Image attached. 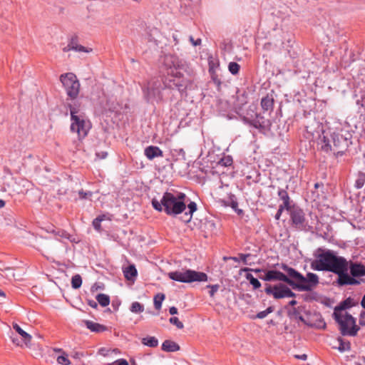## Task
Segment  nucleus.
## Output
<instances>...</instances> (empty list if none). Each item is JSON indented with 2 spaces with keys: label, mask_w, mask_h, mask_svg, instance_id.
<instances>
[{
  "label": "nucleus",
  "mask_w": 365,
  "mask_h": 365,
  "mask_svg": "<svg viewBox=\"0 0 365 365\" xmlns=\"http://www.w3.org/2000/svg\"><path fill=\"white\" fill-rule=\"evenodd\" d=\"M311 267L317 271H328L337 274L336 283L339 286L358 284L355 277L365 276V266L361 263L347 261L346 258L336 255L327 250L319 254Z\"/></svg>",
  "instance_id": "f257e3e1"
},
{
  "label": "nucleus",
  "mask_w": 365,
  "mask_h": 365,
  "mask_svg": "<svg viewBox=\"0 0 365 365\" xmlns=\"http://www.w3.org/2000/svg\"><path fill=\"white\" fill-rule=\"evenodd\" d=\"M281 268L287 274L276 269H271L267 271L266 279H270V282L279 281L285 282L293 289L299 292H311L319 283V277L314 273L309 272L304 277L295 269L289 267L286 264H282Z\"/></svg>",
  "instance_id": "f03ea898"
},
{
  "label": "nucleus",
  "mask_w": 365,
  "mask_h": 365,
  "mask_svg": "<svg viewBox=\"0 0 365 365\" xmlns=\"http://www.w3.org/2000/svg\"><path fill=\"white\" fill-rule=\"evenodd\" d=\"M187 196L181 192H165L161 200H152V205L155 210L164 211L168 215L176 216L186 209Z\"/></svg>",
  "instance_id": "7ed1b4c3"
},
{
  "label": "nucleus",
  "mask_w": 365,
  "mask_h": 365,
  "mask_svg": "<svg viewBox=\"0 0 365 365\" xmlns=\"http://www.w3.org/2000/svg\"><path fill=\"white\" fill-rule=\"evenodd\" d=\"M346 302H344V304L335 309L333 314L334 318L339 324L340 332L343 336H355L360 327L356 324L355 318L347 312H343L346 308Z\"/></svg>",
  "instance_id": "20e7f679"
},
{
  "label": "nucleus",
  "mask_w": 365,
  "mask_h": 365,
  "mask_svg": "<svg viewBox=\"0 0 365 365\" xmlns=\"http://www.w3.org/2000/svg\"><path fill=\"white\" fill-rule=\"evenodd\" d=\"M168 277L173 280L184 283L206 282L208 279V277L205 273L192 269H186L183 272H171L168 273Z\"/></svg>",
  "instance_id": "39448f33"
},
{
  "label": "nucleus",
  "mask_w": 365,
  "mask_h": 365,
  "mask_svg": "<svg viewBox=\"0 0 365 365\" xmlns=\"http://www.w3.org/2000/svg\"><path fill=\"white\" fill-rule=\"evenodd\" d=\"M60 81L71 100L77 98L80 91V82L73 73H66L60 76Z\"/></svg>",
  "instance_id": "423d86ee"
},
{
  "label": "nucleus",
  "mask_w": 365,
  "mask_h": 365,
  "mask_svg": "<svg viewBox=\"0 0 365 365\" xmlns=\"http://www.w3.org/2000/svg\"><path fill=\"white\" fill-rule=\"evenodd\" d=\"M71 120V130L78 134V139L81 140L87 136L88 131L91 128V123L89 120L86 119L85 114L74 115L72 113Z\"/></svg>",
  "instance_id": "0eeeda50"
},
{
  "label": "nucleus",
  "mask_w": 365,
  "mask_h": 365,
  "mask_svg": "<svg viewBox=\"0 0 365 365\" xmlns=\"http://www.w3.org/2000/svg\"><path fill=\"white\" fill-rule=\"evenodd\" d=\"M344 143V140L339 134L333 133L329 136L324 135L321 140V149L326 153L333 151L338 154L342 153L343 151H341L340 148Z\"/></svg>",
  "instance_id": "6e6552de"
},
{
  "label": "nucleus",
  "mask_w": 365,
  "mask_h": 365,
  "mask_svg": "<svg viewBox=\"0 0 365 365\" xmlns=\"http://www.w3.org/2000/svg\"><path fill=\"white\" fill-rule=\"evenodd\" d=\"M264 292L267 295H272L275 299L296 297V294L287 284L283 283L274 285L266 284Z\"/></svg>",
  "instance_id": "1a4fd4ad"
},
{
  "label": "nucleus",
  "mask_w": 365,
  "mask_h": 365,
  "mask_svg": "<svg viewBox=\"0 0 365 365\" xmlns=\"http://www.w3.org/2000/svg\"><path fill=\"white\" fill-rule=\"evenodd\" d=\"M161 84L157 79H152L143 86V96L148 102H153L161 98Z\"/></svg>",
  "instance_id": "9d476101"
},
{
  "label": "nucleus",
  "mask_w": 365,
  "mask_h": 365,
  "mask_svg": "<svg viewBox=\"0 0 365 365\" xmlns=\"http://www.w3.org/2000/svg\"><path fill=\"white\" fill-rule=\"evenodd\" d=\"M164 63L165 66L170 69L168 74L177 78H181L182 73L178 70L181 68L182 63L176 56L166 55L164 58Z\"/></svg>",
  "instance_id": "9b49d317"
},
{
  "label": "nucleus",
  "mask_w": 365,
  "mask_h": 365,
  "mask_svg": "<svg viewBox=\"0 0 365 365\" xmlns=\"http://www.w3.org/2000/svg\"><path fill=\"white\" fill-rule=\"evenodd\" d=\"M289 211L292 225L299 230L305 228L306 218L304 211L301 208L295 207Z\"/></svg>",
  "instance_id": "f8f14e48"
},
{
  "label": "nucleus",
  "mask_w": 365,
  "mask_h": 365,
  "mask_svg": "<svg viewBox=\"0 0 365 365\" xmlns=\"http://www.w3.org/2000/svg\"><path fill=\"white\" fill-rule=\"evenodd\" d=\"M13 329L20 335L21 339L19 340V339L16 338L15 336H11V339L12 342L16 344V346H23L24 344L26 346H30L32 336L28 334L26 331H24L21 327L16 324H13Z\"/></svg>",
  "instance_id": "ddd939ff"
},
{
  "label": "nucleus",
  "mask_w": 365,
  "mask_h": 365,
  "mask_svg": "<svg viewBox=\"0 0 365 365\" xmlns=\"http://www.w3.org/2000/svg\"><path fill=\"white\" fill-rule=\"evenodd\" d=\"M144 155L148 160H152L155 158L163 157V152L158 146L149 145L145 148Z\"/></svg>",
  "instance_id": "4468645a"
},
{
  "label": "nucleus",
  "mask_w": 365,
  "mask_h": 365,
  "mask_svg": "<svg viewBox=\"0 0 365 365\" xmlns=\"http://www.w3.org/2000/svg\"><path fill=\"white\" fill-rule=\"evenodd\" d=\"M83 322L86 327L93 332L101 333L108 329L106 326L90 320H85Z\"/></svg>",
  "instance_id": "2eb2a0df"
},
{
  "label": "nucleus",
  "mask_w": 365,
  "mask_h": 365,
  "mask_svg": "<svg viewBox=\"0 0 365 365\" xmlns=\"http://www.w3.org/2000/svg\"><path fill=\"white\" fill-rule=\"evenodd\" d=\"M278 196L279 197L280 200H282L283 201V203L279 205V206L285 208V210H290L291 209H292L291 207V200H290V197L287 193V192L285 190H283V189H280L278 191Z\"/></svg>",
  "instance_id": "dca6fc26"
},
{
  "label": "nucleus",
  "mask_w": 365,
  "mask_h": 365,
  "mask_svg": "<svg viewBox=\"0 0 365 365\" xmlns=\"http://www.w3.org/2000/svg\"><path fill=\"white\" fill-rule=\"evenodd\" d=\"M162 350L167 352H175L179 351L180 346L173 341L165 340L162 344Z\"/></svg>",
  "instance_id": "f3484780"
},
{
  "label": "nucleus",
  "mask_w": 365,
  "mask_h": 365,
  "mask_svg": "<svg viewBox=\"0 0 365 365\" xmlns=\"http://www.w3.org/2000/svg\"><path fill=\"white\" fill-rule=\"evenodd\" d=\"M124 277L128 280H132L138 274L137 269L134 264H130L123 269Z\"/></svg>",
  "instance_id": "a211bd4d"
},
{
  "label": "nucleus",
  "mask_w": 365,
  "mask_h": 365,
  "mask_svg": "<svg viewBox=\"0 0 365 365\" xmlns=\"http://www.w3.org/2000/svg\"><path fill=\"white\" fill-rule=\"evenodd\" d=\"M187 209L188 212H186L185 213L184 217L182 218V220L185 222H189L191 220L193 212L197 210L196 203L195 202H190L187 205Z\"/></svg>",
  "instance_id": "6ab92c4d"
},
{
  "label": "nucleus",
  "mask_w": 365,
  "mask_h": 365,
  "mask_svg": "<svg viewBox=\"0 0 365 365\" xmlns=\"http://www.w3.org/2000/svg\"><path fill=\"white\" fill-rule=\"evenodd\" d=\"M261 106L264 111L272 110L274 106V99L268 96L261 100Z\"/></svg>",
  "instance_id": "aec40b11"
},
{
  "label": "nucleus",
  "mask_w": 365,
  "mask_h": 365,
  "mask_svg": "<svg viewBox=\"0 0 365 365\" xmlns=\"http://www.w3.org/2000/svg\"><path fill=\"white\" fill-rule=\"evenodd\" d=\"M73 51L78 52H88L86 47L78 44L77 37H73L68 43Z\"/></svg>",
  "instance_id": "412c9836"
},
{
  "label": "nucleus",
  "mask_w": 365,
  "mask_h": 365,
  "mask_svg": "<svg viewBox=\"0 0 365 365\" xmlns=\"http://www.w3.org/2000/svg\"><path fill=\"white\" fill-rule=\"evenodd\" d=\"M68 107L70 110L71 118H72V113H73L74 115L85 114L81 110V104L78 102L75 101L73 103H68Z\"/></svg>",
  "instance_id": "4be33fe9"
},
{
  "label": "nucleus",
  "mask_w": 365,
  "mask_h": 365,
  "mask_svg": "<svg viewBox=\"0 0 365 365\" xmlns=\"http://www.w3.org/2000/svg\"><path fill=\"white\" fill-rule=\"evenodd\" d=\"M141 342L143 345L149 347H156L158 345V340L155 336H147L143 338Z\"/></svg>",
  "instance_id": "5701e85b"
},
{
  "label": "nucleus",
  "mask_w": 365,
  "mask_h": 365,
  "mask_svg": "<svg viewBox=\"0 0 365 365\" xmlns=\"http://www.w3.org/2000/svg\"><path fill=\"white\" fill-rule=\"evenodd\" d=\"M96 298L98 304L102 307H106L110 304V297L107 294H98Z\"/></svg>",
  "instance_id": "b1692460"
},
{
  "label": "nucleus",
  "mask_w": 365,
  "mask_h": 365,
  "mask_svg": "<svg viewBox=\"0 0 365 365\" xmlns=\"http://www.w3.org/2000/svg\"><path fill=\"white\" fill-rule=\"evenodd\" d=\"M173 85L180 92L182 93L185 91L187 85V80H173Z\"/></svg>",
  "instance_id": "393cba45"
},
{
  "label": "nucleus",
  "mask_w": 365,
  "mask_h": 365,
  "mask_svg": "<svg viewBox=\"0 0 365 365\" xmlns=\"http://www.w3.org/2000/svg\"><path fill=\"white\" fill-rule=\"evenodd\" d=\"M233 163L232 158L230 155H224L219 161L218 165L222 167L231 166Z\"/></svg>",
  "instance_id": "a878e982"
},
{
  "label": "nucleus",
  "mask_w": 365,
  "mask_h": 365,
  "mask_svg": "<svg viewBox=\"0 0 365 365\" xmlns=\"http://www.w3.org/2000/svg\"><path fill=\"white\" fill-rule=\"evenodd\" d=\"M246 279L249 280L254 289H257L261 287V283L257 278H255L252 274L247 273L246 274Z\"/></svg>",
  "instance_id": "bb28decb"
},
{
  "label": "nucleus",
  "mask_w": 365,
  "mask_h": 365,
  "mask_svg": "<svg viewBox=\"0 0 365 365\" xmlns=\"http://www.w3.org/2000/svg\"><path fill=\"white\" fill-rule=\"evenodd\" d=\"M165 299L164 294H158L154 297V307L157 310H160L162 307V302Z\"/></svg>",
  "instance_id": "cd10ccee"
},
{
  "label": "nucleus",
  "mask_w": 365,
  "mask_h": 365,
  "mask_svg": "<svg viewBox=\"0 0 365 365\" xmlns=\"http://www.w3.org/2000/svg\"><path fill=\"white\" fill-rule=\"evenodd\" d=\"M130 311L133 313H142L144 311V306L138 302L132 303Z\"/></svg>",
  "instance_id": "c85d7f7f"
},
{
  "label": "nucleus",
  "mask_w": 365,
  "mask_h": 365,
  "mask_svg": "<svg viewBox=\"0 0 365 365\" xmlns=\"http://www.w3.org/2000/svg\"><path fill=\"white\" fill-rule=\"evenodd\" d=\"M82 284V278L79 274L74 275L71 279V286L73 289H78Z\"/></svg>",
  "instance_id": "c756f323"
},
{
  "label": "nucleus",
  "mask_w": 365,
  "mask_h": 365,
  "mask_svg": "<svg viewBox=\"0 0 365 365\" xmlns=\"http://www.w3.org/2000/svg\"><path fill=\"white\" fill-rule=\"evenodd\" d=\"M105 215H99L96 218H95L93 220V226L94 227L95 230H96L97 231L100 232L101 230V223L103 220H105Z\"/></svg>",
  "instance_id": "7c9ffc66"
},
{
  "label": "nucleus",
  "mask_w": 365,
  "mask_h": 365,
  "mask_svg": "<svg viewBox=\"0 0 365 365\" xmlns=\"http://www.w3.org/2000/svg\"><path fill=\"white\" fill-rule=\"evenodd\" d=\"M339 349L341 351L349 350L351 348V344L349 341H344L342 339L339 338Z\"/></svg>",
  "instance_id": "2f4dec72"
},
{
  "label": "nucleus",
  "mask_w": 365,
  "mask_h": 365,
  "mask_svg": "<svg viewBox=\"0 0 365 365\" xmlns=\"http://www.w3.org/2000/svg\"><path fill=\"white\" fill-rule=\"evenodd\" d=\"M229 71L233 74L236 75L239 73L240 66L236 62H230L228 66Z\"/></svg>",
  "instance_id": "473e14b6"
},
{
  "label": "nucleus",
  "mask_w": 365,
  "mask_h": 365,
  "mask_svg": "<svg viewBox=\"0 0 365 365\" xmlns=\"http://www.w3.org/2000/svg\"><path fill=\"white\" fill-rule=\"evenodd\" d=\"M57 362L61 365H69L71 364L67 354H66L64 352L63 355L58 356Z\"/></svg>",
  "instance_id": "72a5a7b5"
},
{
  "label": "nucleus",
  "mask_w": 365,
  "mask_h": 365,
  "mask_svg": "<svg viewBox=\"0 0 365 365\" xmlns=\"http://www.w3.org/2000/svg\"><path fill=\"white\" fill-rule=\"evenodd\" d=\"M274 311V309L272 307H269L265 310L259 312L257 314V317L259 319H264L269 314L272 313Z\"/></svg>",
  "instance_id": "f704fd0d"
},
{
  "label": "nucleus",
  "mask_w": 365,
  "mask_h": 365,
  "mask_svg": "<svg viewBox=\"0 0 365 365\" xmlns=\"http://www.w3.org/2000/svg\"><path fill=\"white\" fill-rule=\"evenodd\" d=\"M169 322L170 324L177 327V328L181 329L184 327V325L182 322L179 320V319L176 317H173L170 318Z\"/></svg>",
  "instance_id": "c9c22d12"
},
{
  "label": "nucleus",
  "mask_w": 365,
  "mask_h": 365,
  "mask_svg": "<svg viewBox=\"0 0 365 365\" xmlns=\"http://www.w3.org/2000/svg\"><path fill=\"white\" fill-rule=\"evenodd\" d=\"M365 183V175L363 173H361L359 175L358 179L356 180V187L359 189L361 188Z\"/></svg>",
  "instance_id": "e433bc0d"
},
{
  "label": "nucleus",
  "mask_w": 365,
  "mask_h": 365,
  "mask_svg": "<svg viewBox=\"0 0 365 365\" xmlns=\"http://www.w3.org/2000/svg\"><path fill=\"white\" fill-rule=\"evenodd\" d=\"M207 288H210V290L209 292L210 296L211 297H214L215 293L218 291L220 286L218 284H209L207 286Z\"/></svg>",
  "instance_id": "4c0bfd02"
},
{
  "label": "nucleus",
  "mask_w": 365,
  "mask_h": 365,
  "mask_svg": "<svg viewBox=\"0 0 365 365\" xmlns=\"http://www.w3.org/2000/svg\"><path fill=\"white\" fill-rule=\"evenodd\" d=\"M79 197L81 199H87L88 197H91L93 195L92 192H85L83 190H81L78 191Z\"/></svg>",
  "instance_id": "58836bf2"
},
{
  "label": "nucleus",
  "mask_w": 365,
  "mask_h": 365,
  "mask_svg": "<svg viewBox=\"0 0 365 365\" xmlns=\"http://www.w3.org/2000/svg\"><path fill=\"white\" fill-rule=\"evenodd\" d=\"M253 125L256 128H264L266 127L264 122H261L259 119H258V116H257V119L254 120Z\"/></svg>",
  "instance_id": "ea45409f"
},
{
  "label": "nucleus",
  "mask_w": 365,
  "mask_h": 365,
  "mask_svg": "<svg viewBox=\"0 0 365 365\" xmlns=\"http://www.w3.org/2000/svg\"><path fill=\"white\" fill-rule=\"evenodd\" d=\"M359 324L361 327H365V311H362L359 315Z\"/></svg>",
  "instance_id": "a19ab883"
},
{
  "label": "nucleus",
  "mask_w": 365,
  "mask_h": 365,
  "mask_svg": "<svg viewBox=\"0 0 365 365\" xmlns=\"http://www.w3.org/2000/svg\"><path fill=\"white\" fill-rule=\"evenodd\" d=\"M129 365L128 362L124 359H120L116 360L113 364L110 365Z\"/></svg>",
  "instance_id": "79ce46f5"
},
{
  "label": "nucleus",
  "mask_w": 365,
  "mask_h": 365,
  "mask_svg": "<svg viewBox=\"0 0 365 365\" xmlns=\"http://www.w3.org/2000/svg\"><path fill=\"white\" fill-rule=\"evenodd\" d=\"M250 256V254H242V253L239 254V257H240V259L242 261V262L245 264H248L247 258Z\"/></svg>",
  "instance_id": "37998d69"
},
{
  "label": "nucleus",
  "mask_w": 365,
  "mask_h": 365,
  "mask_svg": "<svg viewBox=\"0 0 365 365\" xmlns=\"http://www.w3.org/2000/svg\"><path fill=\"white\" fill-rule=\"evenodd\" d=\"M284 210H285V208H284L281 206H279V209H278V210L275 215V217H274L276 220H279Z\"/></svg>",
  "instance_id": "c03bdc74"
},
{
  "label": "nucleus",
  "mask_w": 365,
  "mask_h": 365,
  "mask_svg": "<svg viewBox=\"0 0 365 365\" xmlns=\"http://www.w3.org/2000/svg\"><path fill=\"white\" fill-rule=\"evenodd\" d=\"M190 41L192 43L193 46H198L201 44V39L197 38L195 40L192 36H190Z\"/></svg>",
  "instance_id": "a18cd8bd"
},
{
  "label": "nucleus",
  "mask_w": 365,
  "mask_h": 365,
  "mask_svg": "<svg viewBox=\"0 0 365 365\" xmlns=\"http://www.w3.org/2000/svg\"><path fill=\"white\" fill-rule=\"evenodd\" d=\"M243 271H245V272L252 271V272H255V273H260L262 272H264V270H262L261 269H250V268H247V267L244 268Z\"/></svg>",
  "instance_id": "49530a36"
},
{
  "label": "nucleus",
  "mask_w": 365,
  "mask_h": 365,
  "mask_svg": "<svg viewBox=\"0 0 365 365\" xmlns=\"http://www.w3.org/2000/svg\"><path fill=\"white\" fill-rule=\"evenodd\" d=\"M88 304L90 307L95 308V309H96L98 307V304L94 300H92V299L88 300Z\"/></svg>",
  "instance_id": "de8ad7c7"
},
{
  "label": "nucleus",
  "mask_w": 365,
  "mask_h": 365,
  "mask_svg": "<svg viewBox=\"0 0 365 365\" xmlns=\"http://www.w3.org/2000/svg\"><path fill=\"white\" fill-rule=\"evenodd\" d=\"M96 156L100 159H103V158H106L107 153L106 152L97 153Z\"/></svg>",
  "instance_id": "09e8293b"
},
{
  "label": "nucleus",
  "mask_w": 365,
  "mask_h": 365,
  "mask_svg": "<svg viewBox=\"0 0 365 365\" xmlns=\"http://www.w3.org/2000/svg\"><path fill=\"white\" fill-rule=\"evenodd\" d=\"M169 312L172 315L177 314H178V309L175 307H171L169 309Z\"/></svg>",
  "instance_id": "8fccbe9b"
},
{
  "label": "nucleus",
  "mask_w": 365,
  "mask_h": 365,
  "mask_svg": "<svg viewBox=\"0 0 365 365\" xmlns=\"http://www.w3.org/2000/svg\"><path fill=\"white\" fill-rule=\"evenodd\" d=\"M292 315L295 317V318H297L299 317V315H300V313L298 310L297 308H294L293 310H292Z\"/></svg>",
  "instance_id": "3c124183"
},
{
  "label": "nucleus",
  "mask_w": 365,
  "mask_h": 365,
  "mask_svg": "<svg viewBox=\"0 0 365 365\" xmlns=\"http://www.w3.org/2000/svg\"><path fill=\"white\" fill-rule=\"evenodd\" d=\"M231 207L234 210H236L237 207H238V202L236 200H232V202H231Z\"/></svg>",
  "instance_id": "603ef678"
},
{
  "label": "nucleus",
  "mask_w": 365,
  "mask_h": 365,
  "mask_svg": "<svg viewBox=\"0 0 365 365\" xmlns=\"http://www.w3.org/2000/svg\"><path fill=\"white\" fill-rule=\"evenodd\" d=\"M295 357L297 359H302V360H306L307 356L306 354H302V355H295Z\"/></svg>",
  "instance_id": "864d4df0"
},
{
  "label": "nucleus",
  "mask_w": 365,
  "mask_h": 365,
  "mask_svg": "<svg viewBox=\"0 0 365 365\" xmlns=\"http://www.w3.org/2000/svg\"><path fill=\"white\" fill-rule=\"evenodd\" d=\"M259 278L264 280V281H267V282H270V279H266V277H267V272H265V274L264 275H258Z\"/></svg>",
  "instance_id": "5fc2aeb1"
},
{
  "label": "nucleus",
  "mask_w": 365,
  "mask_h": 365,
  "mask_svg": "<svg viewBox=\"0 0 365 365\" xmlns=\"http://www.w3.org/2000/svg\"><path fill=\"white\" fill-rule=\"evenodd\" d=\"M71 50H72V48H71V47L70 46V45H69V44H68L66 46H65V47L63 48V52H68V51H71Z\"/></svg>",
  "instance_id": "6e6d98bb"
},
{
  "label": "nucleus",
  "mask_w": 365,
  "mask_h": 365,
  "mask_svg": "<svg viewBox=\"0 0 365 365\" xmlns=\"http://www.w3.org/2000/svg\"><path fill=\"white\" fill-rule=\"evenodd\" d=\"M297 319H298L299 321H301L304 324H307V322L305 321V319H304V317L302 315H299V317Z\"/></svg>",
  "instance_id": "4d7b16f0"
},
{
  "label": "nucleus",
  "mask_w": 365,
  "mask_h": 365,
  "mask_svg": "<svg viewBox=\"0 0 365 365\" xmlns=\"http://www.w3.org/2000/svg\"><path fill=\"white\" fill-rule=\"evenodd\" d=\"M175 151H178L179 154L182 155V156L185 155V153L182 148H180L179 150H175Z\"/></svg>",
  "instance_id": "13d9d810"
},
{
  "label": "nucleus",
  "mask_w": 365,
  "mask_h": 365,
  "mask_svg": "<svg viewBox=\"0 0 365 365\" xmlns=\"http://www.w3.org/2000/svg\"><path fill=\"white\" fill-rule=\"evenodd\" d=\"M297 304V302L296 300H294V299H293V300H292V301H290V302H289V304L290 306H294V305H296Z\"/></svg>",
  "instance_id": "bf43d9fd"
},
{
  "label": "nucleus",
  "mask_w": 365,
  "mask_h": 365,
  "mask_svg": "<svg viewBox=\"0 0 365 365\" xmlns=\"http://www.w3.org/2000/svg\"><path fill=\"white\" fill-rule=\"evenodd\" d=\"M215 83L217 85L218 87L221 85V81L218 79H214Z\"/></svg>",
  "instance_id": "052dcab7"
},
{
  "label": "nucleus",
  "mask_w": 365,
  "mask_h": 365,
  "mask_svg": "<svg viewBox=\"0 0 365 365\" xmlns=\"http://www.w3.org/2000/svg\"><path fill=\"white\" fill-rule=\"evenodd\" d=\"M5 202L3 200H0V208L4 207Z\"/></svg>",
  "instance_id": "680f3d73"
},
{
  "label": "nucleus",
  "mask_w": 365,
  "mask_h": 365,
  "mask_svg": "<svg viewBox=\"0 0 365 365\" xmlns=\"http://www.w3.org/2000/svg\"><path fill=\"white\" fill-rule=\"evenodd\" d=\"M0 296L1 297H5V293L4 291H2L1 289H0Z\"/></svg>",
  "instance_id": "e2e57ef3"
},
{
  "label": "nucleus",
  "mask_w": 365,
  "mask_h": 365,
  "mask_svg": "<svg viewBox=\"0 0 365 365\" xmlns=\"http://www.w3.org/2000/svg\"><path fill=\"white\" fill-rule=\"evenodd\" d=\"M231 259H232L233 261H235V262H238V261H239L238 258H237V257H231Z\"/></svg>",
  "instance_id": "0e129e2a"
},
{
  "label": "nucleus",
  "mask_w": 365,
  "mask_h": 365,
  "mask_svg": "<svg viewBox=\"0 0 365 365\" xmlns=\"http://www.w3.org/2000/svg\"><path fill=\"white\" fill-rule=\"evenodd\" d=\"M54 351L56 352H63V351H62L61 349H54Z\"/></svg>",
  "instance_id": "69168bd1"
},
{
  "label": "nucleus",
  "mask_w": 365,
  "mask_h": 365,
  "mask_svg": "<svg viewBox=\"0 0 365 365\" xmlns=\"http://www.w3.org/2000/svg\"><path fill=\"white\" fill-rule=\"evenodd\" d=\"M314 186H315V187L317 188V187H318L319 184H318V183H316Z\"/></svg>",
  "instance_id": "338daca9"
}]
</instances>
